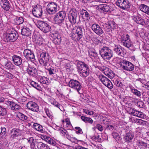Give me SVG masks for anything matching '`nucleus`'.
<instances>
[{
	"label": "nucleus",
	"mask_w": 149,
	"mask_h": 149,
	"mask_svg": "<svg viewBox=\"0 0 149 149\" xmlns=\"http://www.w3.org/2000/svg\"><path fill=\"white\" fill-rule=\"evenodd\" d=\"M66 13L64 11H59L55 15L54 17V20L55 23L60 26L63 27H65L67 25V27L68 26L67 24L64 22V21L66 17Z\"/></svg>",
	"instance_id": "obj_1"
},
{
	"label": "nucleus",
	"mask_w": 149,
	"mask_h": 149,
	"mask_svg": "<svg viewBox=\"0 0 149 149\" xmlns=\"http://www.w3.org/2000/svg\"><path fill=\"white\" fill-rule=\"evenodd\" d=\"M76 63L77 69L79 72L80 76L84 77H87L89 73V70L88 65L78 60L76 61Z\"/></svg>",
	"instance_id": "obj_2"
},
{
	"label": "nucleus",
	"mask_w": 149,
	"mask_h": 149,
	"mask_svg": "<svg viewBox=\"0 0 149 149\" xmlns=\"http://www.w3.org/2000/svg\"><path fill=\"white\" fill-rule=\"evenodd\" d=\"M100 54L105 60H109L113 56L112 51L108 47H103L99 50Z\"/></svg>",
	"instance_id": "obj_3"
},
{
	"label": "nucleus",
	"mask_w": 149,
	"mask_h": 149,
	"mask_svg": "<svg viewBox=\"0 0 149 149\" xmlns=\"http://www.w3.org/2000/svg\"><path fill=\"white\" fill-rule=\"evenodd\" d=\"M68 18L72 25H74L79 20V16L78 14L77 10L74 9H71L68 14Z\"/></svg>",
	"instance_id": "obj_4"
},
{
	"label": "nucleus",
	"mask_w": 149,
	"mask_h": 149,
	"mask_svg": "<svg viewBox=\"0 0 149 149\" xmlns=\"http://www.w3.org/2000/svg\"><path fill=\"white\" fill-rule=\"evenodd\" d=\"M119 64L121 68L128 71H133L134 68V65L132 63L127 61H122Z\"/></svg>",
	"instance_id": "obj_5"
},
{
	"label": "nucleus",
	"mask_w": 149,
	"mask_h": 149,
	"mask_svg": "<svg viewBox=\"0 0 149 149\" xmlns=\"http://www.w3.org/2000/svg\"><path fill=\"white\" fill-rule=\"evenodd\" d=\"M37 26L41 31L46 33L51 30L50 26L47 23L41 21L37 22Z\"/></svg>",
	"instance_id": "obj_6"
},
{
	"label": "nucleus",
	"mask_w": 149,
	"mask_h": 149,
	"mask_svg": "<svg viewBox=\"0 0 149 149\" xmlns=\"http://www.w3.org/2000/svg\"><path fill=\"white\" fill-rule=\"evenodd\" d=\"M18 35L15 31L8 32L6 34L5 38L7 42L15 41L18 38Z\"/></svg>",
	"instance_id": "obj_7"
},
{
	"label": "nucleus",
	"mask_w": 149,
	"mask_h": 149,
	"mask_svg": "<svg viewBox=\"0 0 149 149\" xmlns=\"http://www.w3.org/2000/svg\"><path fill=\"white\" fill-rule=\"evenodd\" d=\"M68 86L72 89L77 91L78 93H79V91L82 88L80 82L74 79H71L70 80L68 84Z\"/></svg>",
	"instance_id": "obj_8"
},
{
	"label": "nucleus",
	"mask_w": 149,
	"mask_h": 149,
	"mask_svg": "<svg viewBox=\"0 0 149 149\" xmlns=\"http://www.w3.org/2000/svg\"><path fill=\"white\" fill-rule=\"evenodd\" d=\"M121 40L123 45L127 48H129L133 45L130 36L128 34L123 35L121 37Z\"/></svg>",
	"instance_id": "obj_9"
},
{
	"label": "nucleus",
	"mask_w": 149,
	"mask_h": 149,
	"mask_svg": "<svg viewBox=\"0 0 149 149\" xmlns=\"http://www.w3.org/2000/svg\"><path fill=\"white\" fill-rule=\"evenodd\" d=\"M49 59V56L48 53L43 52L40 54V62L41 65L46 66Z\"/></svg>",
	"instance_id": "obj_10"
},
{
	"label": "nucleus",
	"mask_w": 149,
	"mask_h": 149,
	"mask_svg": "<svg viewBox=\"0 0 149 149\" xmlns=\"http://www.w3.org/2000/svg\"><path fill=\"white\" fill-rule=\"evenodd\" d=\"M98 77L103 84L109 89L113 88V85L111 81L107 77L102 74H100Z\"/></svg>",
	"instance_id": "obj_11"
},
{
	"label": "nucleus",
	"mask_w": 149,
	"mask_h": 149,
	"mask_svg": "<svg viewBox=\"0 0 149 149\" xmlns=\"http://www.w3.org/2000/svg\"><path fill=\"white\" fill-rule=\"evenodd\" d=\"M116 5L123 9H127L130 8L131 4L128 0H117Z\"/></svg>",
	"instance_id": "obj_12"
},
{
	"label": "nucleus",
	"mask_w": 149,
	"mask_h": 149,
	"mask_svg": "<svg viewBox=\"0 0 149 149\" xmlns=\"http://www.w3.org/2000/svg\"><path fill=\"white\" fill-rule=\"evenodd\" d=\"M47 11L50 14H53L55 13L57 10V5L54 2H50L47 6Z\"/></svg>",
	"instance_id": "obj_13"
},
{
	"label": "nucleus",
	"mask_w": 149,
	"mask_h": 149,
	"mask_svg": "<svg viewBox=\"0 0 149 149\" xmlns=\"http://www.w3.org/2000/svg\"><path fill=\"white\" fill-rule=\"evenodd\" d=\"M24 56L27 59L30 60L31 61H34L35 60L33 53L31 50L26 49L23 52Z\"/></svg>",
	"instance_id": "obj_14"
},
{
	"label": "nucleus",
	"mask_w": 149,
	"mask_h": 149,
	"mask_svg": "<svg viewBox=\"0 0 149 149\" xmlns=\"http://www.w3.org/2000/svg\"><path fill=\"white\" fill-rule=\"evenodd\" d=\"M97 10L101 13L110 12L113 10L111 6L106 4H100L97 7Z\"/></svg>",
	"instance_id": "obj_15"
},
{
	"label": "nucleus",
	"mask_w": 149,
	"mask_h": 149,
	"mask_svg": "<svg viewBox=\"0 0 149 149\" xmlns=\"http://www.w3.org/2000/svg\"><path fill=\"white\" fill-rule=\"evenodd\" d=\"M133 19L137 24L143 25L146 24L148 27L149 28V20L148 19H144L138 15L134 17Z\"/></svg>",
	"instance_id": "obj_16"
},
{
	"label": "nucleus",
	"mask_w": 149,
	"mask_h": 149,
	"mask_svg": "<svg viewBox=\"0 0 149 149\" xmlns=\"http://www.w3.org/2000/svg\"><path fill=\"white\" fill-rule=\"evenodd\" d=\"M26 107L29 110L34 112H38L39 110L38 106L34 102H29L26 104Z\"/></svg>",
	"instance_id": "obj_17"
},
{
	"label": "nucleus",
	"mask_w": 149,
	"mask_h": 149,
	"mask_svg": "<svg viewBox=\"0 0 149 149\" xmlns=\"http://www.w3.org/2000/svg\"><path fill=\"white\" fill-rule=\"evenodd\" d=\"M33 15L36 17H40L42 14V7L40 5L36 6L32 10Z\"/></svg>",
	"instance_id": "obj_18"
},
{
	"label": "nucleus",
	"mask_w": 149,
	"mask_h": 149,
	"mask_svg": "<svg viewBox=\"0 0 149 149\" xmlns=\"http://www.w3.org/2000/svg\"><path fill=\"white\" fill-rule=\"evenodd\" d=\"M126 134L124 137V139L125 141L128 143L130 142L134 138V134L131 131L126 129L125 131Z\"/></svg>",
	"instance_id": "obj_19"
},
{
	"label": "nucleus",
	"mask_w": 149,
	"mask_h": 149,
	"mask_svg": "<svg viewBox=\"0 0 149 149\" xmlns=\"http://www.w3.org/2000/svg\"><path fill=\"white\" fill-rule=\"evenodd\" d=\"M92 30L98 35H102L103 33V30L101 27L96 23L93 24L91 26Z\"/></svg>",
	"instance_id": "obj_20"
},
{
	"label": "nucleus",
	"mask_w": 149,
	"mask_h": 149,
	"mask_svg": "<svg viewBox=\"0 0 149 149\" xmlns=\"http://www.w3.org/2000/svg\"><path fill=\"white\" fill-rule=\"evenodd\" d=\"M113 47V50L118 55L122 56H124L125 55L124 49L120 46L114 45Z\"/></svg>",
	"instance_id": "obj_21"
},
{
	"label": "nucleus",
	"mask_w": 149,
	"mask_h": 149,
	"mask_svg": "<svg viewBox=\"0 0 149 149\" xmlns=\"http://www.w3.org/2000/svg\"><path fill=\"white\" fill-rule=\"evenodd\" d=\"M28 74L34 77H36L37 76V70L34 67L29 65L27 69Z\"/></svg>",
	"instance_id": "obj_22"
},
{
	"label": "nucleus",
	"mask_w": 149,
	"mask_h": 149,
	"mask_svg": "<svg viewBox=\"0 0 149 149\" xmlns=\"http://www.w3.org/2000/svg\"><path fill=\"white\" fill-rule=\"evenodd\" d=\"M103 71L104 74L109 78H113L114 77V73L108 68L104 67L103 69Z\"/></svg>",
	"instance_id": "obj_23"
},
{
	"label": "nucleus",
	"mask_w": 149,
	"mask_h": 149,
	"mask_svg": "<svg viewBox=\"0 0 149 149\" xmlns=\"http://www.w3.org/2000/svg\"><path fill=\"white\" fill-rule=\"evenodd\" d=\"M0 5L2 8L6 11L9 10L10 6L9 1L7 0H1Z\"/></svg>",
	"instance_id": "obj_24"
},
{
	"label": "nucleus",
	"mask_w": 149,
	"mask_h": 149,
	"mask_svg": "<svg viewBox=\"0 0 149 149\" xmlns=\"http://www.w3.org/2000/svg\"><path fill=\"white\" fill-rule=\"evenodd\" d=\"M26 139L27 141V143L30 145L31 148L36 149V144H37L36 139L33 137H30Z\"/></svg>",
	"instance_id": "obj_25"
},
{
	"label": "nucleus",
	"mask_w": 149,
	"mask_h": 149,
	"mask_svg": "<svg viewBox=\"0 0 149 149\" xmlns=\"http://www.w3.org/2000/svg\"><path fill=\"white\" fill-rule=\"evenodd\" d=\"M12 61L15 65L19 66L21 64L22 60L20 56L16 55H14L12 56Z\"/></svg>",
	"instance_id": "obj_26"
},
{
	"label": "nucleus",
	"mask_w": 149,
	"mask_h": 149,
	"mask_svg": "<svg viewBox=\"0 0 149 149\" xmlns=\"http://www.w3.org/2000/svg\"><path fill=\"white\" fill-rule=\"evenodd\" d=\"M130 113L134 116L143 119L146 117V115L143 112L137 110H132V111Z\"/></svg>",
	"instance_id": "obj_27"
},
{
	"label": "nucleus",
	"mask_w": 149,
	"mask_h": 149,
	"mask_svg": "<svg viewBox=\"0 0 149 149\" xmlns=\"http://www.w3.org/2000/svg\"><path fill=\"white\" fill-rule=\"evenodd\" d=\"M11 139H14L16 137L20 136L21 134L19 130L13 129L11 131Z\"/></svg>",
	"instance_id": "obj_28"
},
{
	"label": "nucleus",
	"mask_w": 149,
	"mask_h": 149,
	"mask_svg": "<svg viewBox=\"0 0 149 149\" xmlns=\"http://www.w3.org/2000/svg\"><path fill=\"white\" fill-rule=\"evenodd\" d=\"M7 104L9 106L11 109L13 110H17L20 108V106L12 101H7Z\"/></svg>",
	"instance_id": "obj_29"
},
{
	"label": "nucleus",
	"mask_w": 149,
	"mask_h": 149,
	"mask_svg": "<svg viewBox=\"0 0 149 149\" xmlns=\"http://www.w3.org/2000/svg\"><path fill=\"white\" fill-rule=\"evenodd\" d=\"M130 120L131 122L136 123L139 125H144L146 124V121L141 119L135 118L132 117L130 118Z\"/></svg>",
	"instance_id": "obj_30"
},
{
	"label": "nucleus",
	"mask_w": 149,
	"mask_h": 149,
	"mask_svg": "<svg viewBox=\"0 0 149 149\" xmlns=\"http://www.w3.org/2000/svg\"><path fill=\"white\" fill-rule=\"evenodd\" d=\"M70 37L72 40L75 41H78L82 37L83 35L79 34L78 33L74 32L73 31H72L71 33Z\"/></svg>",
	"instance_id": "obj_31"
},
{
	"label": "nucleus",
	"mask_w": 149,
	"mask_h": 149,
	"mask_svg": "<svg viewBox=\"0 0 149 149\" xmlns=\"http://www.w3.org/2000/svg\"><path fill=\"white\" fill-rule=\"evenodd\" d=\"M41 138L42 139H44L47 143L51 145L55 146L56 144V143L55 141L49 136L46 135L42 136Z\"/></svg>",
	"instance_id": "obj_32"
},
{
	"label": "nucleus",
	"mask_w": 149,
	"mask_h": 149,
	"mask_svg": "<svg viewBox=\"0 0 149 149\" xmlns=\"http://www.w3.org/2000/svg\"><path fill=\"white\" fill-rule=\"evenodd\" d=\"M21 33L23 36H28L31 34V31L28 28L25 27L22 29Z\"/></svg>",
	"instance_id": "obj_33"
},
{
	"label": "nucleus",
	"mask_w": 149,
	"mask_h": 149,
	"mask_svg": "<svg viewBox=\"0 0 149 149\" xmlns=\"http://www.w3.org/2000/svg\"><path fill=\"white\" fill-rule=\"evenodd\" d=\"M1 131L0 133V140L4 141L6 136V130L5 127L1 128Z\"/></svg>",
	"instance_id": "obj_34"
},
{
	"label": "nucleus",
	"mask_w": 149,
	"mask_h": 149,
	"mask_svg": "<svg viewBox=\"0 0 149 149\" xmlns=\"http://www.w3.org/2000/svg\"><path fill=\"white\" fill-rule=\"evenodd\" d=\"M37 146L39 149H49V148L47 144L41 142L37 141Z\"/></svg>",
	"instance_id": "obj_35"
},
{
	"label": "nucleus",
	"mask_w": 149,
	"mask_h": 149,
	"mask_svg": "<svg viewBox=\"0 0 149 149\" xmlns=\"http://www.w3.org/2000/svg\"><path fill=\"white\" fill-rule=\"evenodd\" d=\"M72 31L74 32H76L78 33L79 34L83 35L82 28L80 26H75L72 29Z\"/></svg>",
	"instance_id": "obj_36"
},
{
	"label": "nucleus",
	"mask_w": 149,
	"mask_h": 149,
	"mask_svg": "<svg viewBox=\"0 0 149 149\" xmlns=\"http://www.w3.org/2000/svg\"><path fill=\"white\" fill-rule=\"evenodd\" d=\"M113 82L117 87L119 88H123V85L121 82V80L119 79H114Z\"/></svg>",
	"instance_id": "obj_37"
},
{
	"label": "nucleus",
	"mask_w": 149,
	"mask_h": 149,
	"mask_svg": "<svg viewBox=\"0 0 149 149\" xmlns=\"http://www.w3.org/2000/svg\"><path fill=\"white\" fill-rule=\"evenodd\" d=\"M81 119L84 122L88 123L90 124H92L93 122V120L91 118L89 117H87L84 116H81Z\"/></svg>",
	"instance_id": "obj_38"
},
{
	"label": "nucleus",
	"mask_w": 149,
	"mask_h": 149,
	"mask_svg": "<svg viewBox=\"0 0 149 149\" xmlns=\"http://www.w3.org/2000/svg\"><path fill=\"white\" fill-rule=\"evenodd\" d=\"M16 117L22 121L26 120L27 118V117L26 116L20 112L17 113Z\"/></svg>",
	"instance_id": "obj_39"
},
{
	"label": "nucleus",
	"mask_w": 149,
	"mask_h": 149,
	"mask_svg": "<svg viewBox=\"0 0 149 149\" xmlns=\"http://www.w3.org/2000/svg\"><path fill=\"white\" fill-rule=\"evenodd\" d=\"M33 128L38 131L40 132L43 131L42 126L37 123H35L33 124Z\"/></svg>",
	"instance_id": "obj_40"
},
{
	"label": "nucleus",
	"mask_w": 149,
	"mask_h": 149,
	"mask_svg": "<svg viewBox=\"0 0 149 149\" xmlns=\"http://www.w3.org/2000/svg\"><path fill=\"white\" fill-rule=\"evenodd\" d=\"M14 22L16 24H20L24 22V19L22 17H16L14 19Z\"/></svg>",
	"instance_id": "obj_41"
},
{
	"label": "nucleus",
	"mask_w": 149,
	"mask_h": 149,
	"mask_svg": "<svg viewBox=\"0 0 149 149\" xmlns=\"http://www.w3.org/2000/svg\"><path fill=\"white\" fill-rule=\"evenodd\" d=\"M137 145L139 147L142 149H145L148 146L147 144L146 143L141 141H139L138 142Z\"/></svg>",
	"instance_id": "obj_42"
},
{
	"label": "nucleus",
	"mask_w": 149,
	"mask_h": 149,
	"mask_svg": "<svg viewBox=\"0 0 149 149\" xmlns=\"http://www.w3.org/2000/svg\"><path fill=\"white\" fill-rule=\"evenodd\" d=\"M5 68L6 69L13 70L14 69V66L12 63L10 61H8L5 65Z\"/></svg>",
	"instance_id": "obj_43"
},
{
	"label": "nucleus",
	"mask_w": 149,
	"mask_h": 149,
	"mask_svg": "<svg viewBox=\"0 0 149 149\" xmlns=\"http://www.w3.org/2000/svg\"><path fill=\"white\" fill-rule=\"evenodd\" d=\"M81 15L83 19H85L86 20H88L89 18V15L88 12L86 10H83L81 12Z\"/></svg>",
	"instance_id": "obj_44"
},
{
	"label": "nucleus",
	"mask_w": 149,
	"mask_h": 149,
	"mask_svg": "<svg viewBox=\"0 0 149 149\" xmlns=\"http://www.w3.org/2000/svg\"><path fill=\"white\" fill-rule=\"evenodd\" d=\"M139 8L141 11L146 14L149 8V7L144 4H141L139 6Z\"/></svg>",
	"instance_id": "obj_45"
},
{
	"label": "nucleus",
	"mask_w": 149,
	"mask_h": 149,
	"mask_svg": "<svg viewBox=\"0 0 149 149\" xmlns=\"http://www.w3.org/2000/svg\"><path fill=\"white\" fill-rule=\"evenodd\" d=\"M60 133L62 136L64 137H65L68 139L69 138L70 135L68 134V133L66 130H61L60 129Z\"/></svg>",
	"instance_id": "obj_46"
},
{
	"label": "nucleus",
	"mask_w": 149,
	"mask_h": 149,
	"mask_svg": "<svg viewBox=\"0 0 149 149\" xmlns=\"http://www.w3.org/2000/svg\"><path fill=\"white\" fill-rule=\"evenodd\" d=\"M89 56L92 59L96 58H97V54L94 51H90L89 52Z\"/></svg>",
	"instance_id": "obj_47"
},
{
	"label": "nucleus",
	"mask_w": 149,
	"mask_h": 149,
	"mask_svg": "<svg viewBox=\"0 0 149 149\" xmlns=\"http://www.w3.org/2000/svg\"><path fill=\"white\" fill-rule=\"evenodd\" d=\"M48 79L45 77H41L39 79V81L42 84H47Z\"/></svg>",
	"instance_id": "obj_48"
},
{
	"label": "nucleus",
	"mask_w": 149,
	"mask_h": 149,
	"mask_svg": "<svg viewBox=\"0 0 149 149\" xmlns=\"http://www.w3.org/2000/svg\"><path fill=\"white\" fill-rule=\"evenodd\" d=\"M30 84L31 86L38 90H40L42 89L38 84L34 81H31Z\"/></svg>",
	"instance_id": "obj_49"
},
{
	"label": "nucleus",
	"mask_w": 149,
	"mask_h": 149,
	"mask_svg": "<svg viewBox=\"0 0 149 149\" xmlns=\"http://www.w3.org/2000/svg\"><path fill=\"white\" fill-rule=\"evenodd\" d=\"M112 135L116 141H119L120 140L121 138L119 134L118 133L114 132L112 133Z\"/></svg>",
	"instance_id": "obj_50"
},
{
	"label": "nucleus",
	"mask_w": 149,
	"mask_h": 149,
	"mask_svg": "<svg viewBox=\"0 0 149 149\" xmlns=\"http://www.w3.org/2000/svg\"><path fill=\"white\" fill-rule=\"evenodd\" d=\"M44 110L47 116L49 118L51 119L52 118L53 116H52V113L51 111L48 108L45 107L44 108Z\"/></svg>",
	"instance_id": "obj_51"
},
{
	"label": "nucleus",
	"mask_w": 149,
	"mask_h": 149,
	"mask_svg": "<svg viewBox=\"0 0 149 149\" xmlns=\"http://www.w3.org/2000/svg\"><path fill=\"white\" fill-rule=\"evenodd\" d=\"M131 90L132 93L138 97H140L141 96V94L140 92L134 88H131Z\"/></svg>",
	"instance_id": "obj_52"
},
{
	"label": "nucleus",
	"mask_w": 149,
	"mask_h": 149,
	"mask_svg": "<svg viewBox=\"0 0 149 149\" xmlns=\"http://www.w3.org/2000/svg\"><path fill=\"white\" fill-rule=\"evenodd\" d=\"M93 140L96 142H100L102 141V139L101 136L98 134H97L92 137Z\"/></svg>",
	"instance_id": "obj_53"
},
{
	"label": "nucleus",
	"mask_w": 149,
	"mask_h": 149,
	"mask_svg": "<svg viewBox=\"0 0 149 149\" xmlns=\"http://www.w3.org/2000/svg\"><path fill=\"white\" fill-rule=\"evenodd\" d=\"M7 113L6 109L0 106V115L1 116L5 115Z\"/></svg>",
	"instance_id": "obj_54"
},
{
	"label": "nucleus",
	"mask_w": 149,
	"mask_h": 149,
	"mask_svg": "<svg viewBox=\"0 0 149 149\" xmlns=\"http://www.w3.org/2000/svg\"><path fill=\"white\" fill-rule=\"evenodd\" d=\"M74 129L76 133L77 134H80L83 133L82 130L79 127H75Z\"/></svg>",
	"instance_id": "obj_55"
},
{
	"label": "nucleus",
	"mask_w": 149,
	"mask_h": 149,
	"mask_svg": "<svg viewBox=\"0 0 149 149\" xmlns=\"http://www.w3.org/2000/svg\"><path fill=\"white\" fill-rule=\"evenodd\" d=\"M43 40L42 38H39L36 39L35 40V42L38 45H40L43 44Z\"/></svg>",
	"instance_id": "obj_56"
},
{
	"label": "nucleus",
	"mask_w": 149,
	"mask_h": 149,
	"mask_svg": "<svg viewBox=\"0 0 149 149\" xmlns=\"http://www.w3.org/2000/svg\"><path fill=\"white\" fill-rule=\"evenodd\" d=\"M68 139L72 142L75 143H77L78 142V140L75 138L72 137L70 136L69 138Z\"/></svg>",
	"instance_id": "obj_57"
},
{
	"label": "nucleus",
	"mask_w": 149,
	"mask_h": 149,
	"mask_svg": "<svg viewBox=\"0 0 149 149\" xmlns=\"http://www.w3.org/2000/svg\"><path fill=\"white\" fill-rule=\"evenodd\" d=\"M6 77L9 79H12L13 78V74L7 72L5 73Z\"/></svg>",
	"instance_id": "obj_58"
},
{
	"label": "nucleus",
	"mask_w": 149,
	"mask_h": 149,
	"mask_svg": "<svg viewBox=\"0 0 149 149\" xmlns=\"http://www.w3.org/2000/svg\"><path fill=\"white\" fill-rule=\"evenodd\" d=\"M52 104L58 108L60 110H61V109L60 108V106H61V105L56 101L54 100Z\"/></svg>",
	"instance_id": "obj_59"
},
{
	"label": "nucleus",
	"mask_w": 149,
	"mask_h": 149,
	"mask_svg": "<svg viewBox=\"0 0 149 149\" xmlns=\"http://www.w3.org/2000/svg\"><path fill=\"white\" fill-rule=\"evenodd\" d=\"M48 71L49 72V74L52 75L55 73V70L54 68H50L47 69Z\"/></svg>",
	"instance_id": "obj_60"
},
{
	"label": "nucleus",
	"mask_w": 149,
	"mask_h": 149,
	"mask_svg": "<svg viewBox=\"0 0 149 149\" xmlns=\"http://www.w3.org/2000/svg\"><path fill=\"white\" fill-rule=\"evenodd\" d=\"M66 126L67 130H71L73 128L70 122L66 123Z\"/></svg>",
	"instance_id": "obj_61"
},
{
	"label": "nucleus",
	"mask_w": 149,
	"mask_h": 149,
	"mask_svg": "<svg viewBox=\"0 0 149 149\" xmlns=\"http://www.w3.org/2000/svg\"><path fill=\"white\" fill-rule=\"evenodd\" d=\"M96 128L99 131L102 132L103 130V128L101 125L97 124L96 125Z\"/></svg>",
	"instance_id": "obj_62"
},
{
	"label": "nucleus",
	"mask_w": 149,
	"mask_h": 149,
	"mask_svg": "<svg viewBox=\"0 0 149 149\" xmlns=\"http://www.w3.org/2000/svg\"><path fill=\"white\" fill-rule=\"evenodd\" d=\"M54 42H56V43L57 44H59V43L61 42V37L60 36H58V38H54ZM56 44V43H55Z\"/></svg>",
	"instance_id": "obj_63"
},
{
	"label": "nucleus",
	"mask_w": 149,
	"mask_h": 149,
	"mask_svg": "<svg viewBox=\"0 0 149 149\" xmlns=\"http://www.w3.org/2000/svg\"><path fill=\"white\" fill-rule=\"evenodd\" d=\"M144 81L146 82V84H148L149 82V76L146 75L144 76Z\"/></svg>",
	"instance_id": "obj_64"
}]
</instances>
